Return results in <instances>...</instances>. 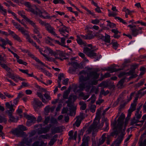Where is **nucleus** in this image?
<instances>
[{
	"label": "nucleus",
	"instance_id": "37",
	"mask_svg": "<svg viewBox=\"0 0 146 146\" xmlns=\"http://www.w3.org/2000/svg\"><path fill=\"white\" fill-rule=\"evenodd\" d=\"M146 135V133H144L142 135H141V138L140 139V141L141 139V142L140 143L139 146H146V145L144 144V143L142 142L143 138H144L145 137Z\"/></svg>",
	"mask_w": 146,
	"mask_h": 146
},
{
	"label": "nucleus",
	"instance_id": "15",
	"mask_svg": "<svg viewBox=\"0 0 146 146\" xmlns=\"http://www.w3.org/2000/svg\"><path fill=\"white\" fill-rule=\"evenodd\" d=\"M46 30L49 32L54 35H56V34L54 32V29L49 24L45 27Z\"/></svg>",
	"mask_w": 146,
	"mask_h": 146
},
{
	"label": "nucleus",
	"instance_id": "23",
	"mask_svg": "<svg viewBox=\"0 0 146 146\" xmlns=\"http://www.w3.org/2000/svg\"><path fill=\"white\" fill-rule=\"evenodd\" d=\"M106 135V134H103L101 138L99 139L98 143V145L99 146L102 145L104 142L106 138V137H105Z\"/></svg>",
	"mask_w": 146,
	"mask_h": 146
},
{
	"label": "nucleus",
	"instance_id": "25",
	"mask_svg": "<svg viewBox=\"0 0 146 146\" xmlns=\"http://www.w3.org/2000/svg\"><path fill=\"white\" fill-rule=\"evenodd\" d=\"M81 36L83 38L85 39H91L94 38V36L91 34H88L86 35H81Z\"/></svg>",
	"mask_w": 146,
	"mask_h": 146
},
{
	"label": "nucleus",
	"instance_id": "14",
	"mask_svg": "<svg viewBox=\"0 0 146 146\" xmlns=\"http://www.w3.org/2000/svg\"><path fill=\"white\" fill-rule=\"evenodd\" d=\"M50 127L51 126H49L39 128L37 130V133L38 134L46 133L49 131Z\"/></svg>",
	"mask_w": 146,
	"mask_h": 146
},
{
	"label": "nucleus",
	"instance_id": "13",
	"mask_svg": "<svg viewBox=\"0 0 146 146\" xmlns=\"http://www.w3.org/2000/svg\"><path fill=\"white\" fill-rule=\"evenodd\" d=\"M44 51L45 53L49 52V54H50L51 55H53L55 57L56 59H60V58L58 56H57V52H54L52 49L49 48L48 47H46L45 49L44 50Z\"/></svg>",
	"mask_w": 146,
	"mask_h": 146
},
{
	"label": "nucleus",
	"instance_id": "34",
	"mask_svg": "<svg viewBox=\"0 0 146 146\" xmlns=\"http://www.w3.org/2000/svg\"><path fill=\"white\" fill-rule=\"evenodd\" d=\"M39 69L42 72L44 73L46 75L48 76H51V74L48 71L45 70L42 68H40Z\"/></svg>",
	"mask_w": 146,
	"mask_h": 146
},
{
	"label": "nucleus",
	"instance_id": "42",
	"mask_svg": "<svg viewBox=\"0 0 146 146\" xmlns=\"http://www.w3.org/2000/svg\"><path fill=\"white\" fill-rule=\"evenodd\" d=\"M78 55L80 56L81 57L83 58V59L85 60V61L88 62V59L86 58L85 57V55L82 52H79L78 54Z\"/></svg>",
	"mask_w": 146,
	"mask_h": 146
},
{
	"label": "nucleus",
	"instance_id": "60",
	"mask_svg": "<svg viewBox=\"0 0 146 146\" xmlns=\"http://www.w3.org/2000/svg\"><path fill=\"white\" fill-rule=\"evenodd\" d=\"M96 106L95 105H92L90 108V111L92 113H94L96 110Z\"/></svg>",
	"mask_w": 146,
	"mask_h": 146
},
{
	"label": "nucleus",
	"instance_id": "49",
	"mask_svg": "<svg viewBox=\"0 0 146 146\" xmlns=\"http://www.w3.org/2000/svg\"><path fill=\"white\" fill-rule=\"evenodd\" d=\"M18 128L19 130H20L23 131H26L27 130V127L25 126L22 125H19L18 127Z\"/></svg>",
	"mask_w": 146,
	"mask_h": 146
},
{
	"label": "nucleus",
	"instance_id": "53",
	"mask_svg": "<svg viewBox=\"0 0 146 146\" xmlns=\"http://www.w3.org/2000/svg\"><path fill=\"white\" fill-rule=\"evenodd\" d=\"M17 61L19 64H23L25 66L27 65V63L26 62H24L21 59H18L17 60Z\"/></svg>",
	"mask_w": 146,
	"mask_h": 146
},
{
	"label": "nucleus",
	"instance_id": "45",
	"mask_svg": "<svg viewBox=\"0 0 146 146\" xmlns=\"http://www.w3.org/2000/svg\"><path fill=\"white\" fill-rule=\"evenodd\" d=\"M144 83V80H141L140 82H139L135 85V86L137 88L139 87L142 86Z\"/></svg>",
	"mask_w": 146,
	"mask_h": 146
},
{
	"label": "nucleus",
	"instance_id": "10",
	"mask_svg": "<svg viewBox=\"0 0 146 146\" xmlns=\"http://www.w3.org/2000/svg\"><path fill=\"white\" fill-rule=\"evenodd\" d=\"M11 132L14 135H15L17 137H25L27 136L26 133L20 130L19 128H17L15 129H12L11 131Z\"/></svg>",
	"mask_w": 146,
	"mask_h": 146
},
{
	"label": "nucleus",
	"instance_id": "28",
	"mask_svg": "<svg viewBox=\"0 0 146 146\" xmlns=\"http://www.w3.org/2000/svg\"><path fill=\"white\" fill-rule=\"evenodd\" d=\"M44 143L42 141L40 142L39 141H37L35 142L32 144V146H45Z\"/></svg>",
	"mask_w": 146,
	"mask_h": 146
},
{
	"label": "nucleus",
	"instance_id": "11",
	"mask_svg": "<svg viewBox=\"0 0 146 146\" xmlns=\"http://www.w3.org/2000/svg\"><path fill=\"white\" fill-rule=\"evenodd\" d=\"M127 121H126L125 122V127L123 129V131H121V135L117 138L116 140L115 141L116 143H118L120 144L122 141L123 139V136L125 134V131L127 125Z\"/></svg>",
	"mask_w": 146,
	"mask_h": 146
},
{
	"label": "nucleus",
	"instance_id": "43",
	"mask_svg": "<svg viewBox=\"0 0 146 146\" xmlns=\"http://www.w3.org/2000/svg\"><path fill=\"white\" fill-rule=\"evenodd\" d=\"M3 56L2 55L0 54V62L1 63L3 62L6 63V61L4 57V56H5V55L4 54H3Z\"/></svg>",
	"mask_w": 146,
	"mask_h": 146
},
{
	"label": "nucleus",
	"instance_id": "57",
	"mask_svg": "<svg viewBox=\"0 0 146 146\" xmlns=\"http://www.w3.org/2000/svg\"><path fill=\"white\" fill-rule=\"evenodd\" d=\"M50 120V117H45V119L43 122L44 124L43 125H45L47 124L49 122Z\"/></svg>",
	"mask_w": 146,
	"mask_h": 146
},
{
	"label": "nucleus",
	"instance_id": "40",
	"mask_svg": "<svg viewBox=\"0 0 146 146\" xmlns=\"http://www.w3.org/2000/svg\"><path fill=\"white\" fill-rule=\"evenodd\" d=\"M38 21L40 25H41L42 26H45V27L48 24V23H47L42 21L41 19H39L38 20Z\"/></svg>",
	"mask_w": 146,
	"mask_h": 146
},
{
	"label": "nucleus",
	"instance_id": "36",
	"mask_svg": "<svg viewBox=\"0 0 146 146\" xmlns=\"http://www.w3.org/2000/svg\"><path fill=\"white\" fill-rule=\"evenodd\" d=\"M8 39L6 38L5 40L1 38H0V41L2 42V44L0 45H6L7 44Z\"/></svg>",
	"mask_w": 146,
	"mask_h": 146
},
{
	"label": "nucleus",
	"instance_id": "32",
	"mask_svg": "<svg viewBox=\"0 0 146 146\" xmlns=\"http://www.w3.org/2000/svg\"><path fill=\"white\" fill-rule=\"evenodd\" d=\"M12 23L13 25L15 26L16 28L20 31L21 30V29L23 28L22 27H21L20 25L19 24L15 22L13 20H12Z\"/></svg>",
	"mask_w": 146,
	"mask_h": 146
},
{
	"label": "nucleus",
	"instance_id": "5",
	"mask_svg": "<svg viewBox=\"0 0 146 146\" xmlns=\"http://www.w3.org/2000/svg\"><path fill=\"white\" fill-rule=\"evenodd\" d=\"M95 50H91L86 47L84 48L83 52L89 57L92 58H96V60H98L102 56L100 55H97V53L95 52Z\"/></svg>",
	"mask_w": 146,
	"mask_h": 146
},
{
	"label": "nucleus",
	"instance_id": "39",
	"mask_svg": "<svg viewBox=\"0 0 146 146\" xmlns=\"http://www.w3.org/2000/svg\"><path fill=\"white\" fill-rule=\"evenodd\" d=\"M65 37H63L61 38V42L60 45L62 46L65 47H68V46L64 44L65 43Z\"/></svg>",
	"mask_w": 146,
	"mask_h": 146
},
{
	"label": "nucleus",
	"instance_id": "38",
	"mask_svg": "<svg viewBox=\"0 0 146 146\" xmlns=\"http://www.w3.org/2000/svg\"><path fill=\"white\" fill-rule=\"evenodd\" d=\"M136 105V103L133 102L131 104V107L129 110H130L132 111H133L135 110Z\"/></svg>",
	"mask_w": 146,
	"mask_h": 146
},
{
	"label": "nucleus",
	"instance_id": "16",
	"mask_svg": "<svg viewBox=\"0 0 146 146\" xmlns=\"http://www.w3.org/2000/svg\"><path fill=\"white\" fill-rule=\"evenodd\" d=\"M74 132L73 131L71 130L69 131L68 132V135L70 136L68 138V139H73L76 140L77 137V131H75L74 133V134L73 136Z\"/></svg>",
	"mask_w": 146,
	"mask_h": 146
},
{
	"label": "nucleus",
	"instance_id": "29",
	"mask_svg": "<svg viewBox=\"0 0 146 146\" xmlns=\"http://www.w3.org/2000/svg\"><path fill=\"white\" fill-rule=\"evenodd\" d=\"M70 89L71 87L69 86L68 90L64 92L63 95V98H64L66 99L68 98V95L70 92Z\"/></svg>",
	"mask_w": 146,
	"mask_h": 146
},
{
	"label": "nucleus",
	"instance_id": "27",
	"mask_svg": "<svg viewBox=\"0 0 146 146\" xmlns=\"http://www.w3.org/2000/svg\"><path fill=\"white\" fill-rule=\"evenodd\" d=\"M36 95L42 100L43 103L45 104H47V103L48 101L46 100L43 98V96L41 92H38L36 93Z\"/></svg>",
	"mask_w": 146,
	"mask_h": 146
},
{
	"label": "nucleus",
	"instance_id": "35",
	"mask_svg": "<svg viewBox=\"0 0 146 146\" xmlns=\"http://www.w3.org/2000/svg\"><path fill=\"white\" fill-rule=\"evenodd\" d=\"M80 104L81 106L80 108L82 110H85L86 107V104L83 101H81L79 103Z\"/></svg>",
	"mask_w": 146,
	"mask_h": 146
},
{
	"label": "nucleus",
	"instance_id": "64",
	"mask_svg": "<svg viewBox=\"0 0 146 146\" xmlns=\"http://www.w3.org/2000/svg\"><path fill=\"white\" fill-rule=\"evenodd\" d=\"M76 40L77 43L80 45L84 43L82 40L79 37L77 38Z\"/></svg>",
	"mask_w": 146,
	"mask_h": 146
},
{
	"label": "nucleus",
	"instance_id": "3",
	"mask_svg": "<svg viewBox=\"0 0 146 146\" xmlns=\"http://www.w3.org/2000/svg\"><path fill=\"white\" fill-rule=\"evenodd\" d=\"M77 96L75 95H70L68 100L66 102L67 104V106L70 108V115L71 116H73L75 115V111L76 107L74 106L73 102L77 99Z\"/></svg>",
	"mask_w": 146,
	"mask_h": 146
},
{
	"label": "nucleus",
	"instance_id": "19",
	"mask_svg": "<svg viewBox=\"0 0 146 146\" xmlns=\"http://www.w3.org/2000/svg\"><path fill=\"white\" fill-rule=\"evenodd\" d=\"M89 140V137L88 136H84L82 139V142L80 146H86L88 145V141Z\"/></svg>",
	"mask_w": 146,
	"mask_h": 146
},
{
	"label": "nucleus",
	"instance_id": "50",
	"mask_svg": "<svg viewBox=\"0 0 146 146\" xmlns=\"http://www.w3.org/2000/svg\"><path fill=\"white\" fill-rule=\"evenodd\" d=\"M12 37L14 39L17 40L18 41L20 42L21 41V40L20 37L15 34H14V35H13Z\"/></svg>",
	"mask_w": 146,
	"mask_h": 146
},
{
	"label": "nucleus",
	"instance_id": "17",
	"mask_svg": "<svg viewBox=\"0 0 146 146\" xmlns=\"http://www.w3.org/2000/svg\"><path fill=\"white\" fill-rule=\"evenodd\" d=\"M76 120L74 124H73L74 127L76 126L78 127L80 125L82 120V117L80 116H78L76 117Z\"/></svg>",
	"mask_w": 146,
	"mask_h": 146
},
{
	"label": "nucleus",
	"instance_id": "47",
	"mask_svg": "<svg viewBox=\"0 0 146 146\" xmlns=\"http://www.w3.org/2000/svg\"><path fill=\"white\" fill-rule=\"evenodd\" d=\"M108 86V84L107 82L103 81L98 85V87H101L104 86V87H106Z\"/></svg>",
	"mask_w": 146,
	"mask_h": 146
},
{
	"label": "nucleus",
	"instance_id": "21",
	"mask_svg": "<svg viewBox=\"0 0 146 146\" xmlns=\"http://www.w3.org/2000/svg\"><path fill=\"white\" fill-rule=\"evenodd\" d=\"M139 120L136 118L135 117L133 118L131 121L130 125L133 126H139V125L137 124L139 122Z\"/></svg>",
	"mask_w": 146,
	"mask_h": 146
},
{
	"label": "nucleus",
	"instance_id": "52",
	"mask_svg": "<svg viewBox=\"0 0 146 146\" xmlns=\"http://www.w3.org/2000/svg\"><path fill=\"white\" fill-rule=\"evenodd\" d=\"M101 19L99 20L97 19L92 20L91 23L97 25L100 22V20H101Z\"/></svg>",
	"mask_w": 146,
	"mask_h": 146
},
{
	"label": "nucleus",
	"instance_id": "1",
	"mask_svg": "<svg viewBox=\"0 0 146 146\" xmlns=\"http://www.w3.org/2000/svg\"><path fill=\"white\" fill-rule=\"evenodd\" d=\"M79 74L81 75L79 80V88L80 91H83L86 88V91H88L91 85H96L97 84V80L92 81L90 80L91 79H96L98 78L99 74L96 72H91L87 74L86 77V73L84 70L80 72Z\"/></svg>",
	"mask_w": 146,
	"mask_h": 146
},
{
	"label": "nucleus",
	"instance_id": "26",
	"mask_svg": "<svg viewBox=\"0 0 146 146\" xmlns=\"http://www.w3.org/2000/svg\"><path fill=\"white\" fill-rule=\"evenodd\" d=\"M6 107L7 109H9V111L11 112H13L14 111V109L13 108L14 107V105H12L11 104H10L9 102H7L5 103Z\"/></svg>",
	"mask_w": 146,
	"mask_h": 146
},
{
	"label": "nucleus",
	"instance_id": "41",
	"mask_svg": "<svg viewBox=\"0 0 146 146\" xmlns=\"http://www.w3.org/2000/svg\"><path fill=\"white\" fill-rule=\"evenodd\" d=\"M40 29L36 25L33 27V31L36 34H38L39 33Z\"/></svg>",
	"mask_w": 146,
	"mask_h": 146
},
{
	"label": "nucleus",
	"instance_id": "6",
	"mask_svg": "<svg viewBox=\"0 0 146 146\" xmlns=\"http://www.w3.org/2000/svg\"><path fill=\"white\" fill-rule=\"evenodd\" d=\"M127 27L130 28L131 35L133 36H136L139 34H142L143 33L142 31L143 28L139 27L138 25H129Z\"/></svg>",
	"mask_w": 146,
	"mask_h": 146
},
{
	"label": "nucleus",
	"instance_id": "61",
	"mask_svg": "<svg viewBox=\"0 0 146 146\" xmlns=\"http://www.w3.org/2000/svg\"><path fill=\"white\" fill-rule=\"evenodd\" d=\"M122 11L125 13L130 15L131 12L128 9H127L125 7L123 8Z\"/></svg>",
	"mask_w": 146,
	"mask_h": 146
},
{
	"label": "nucleus",
	"instance_id": "51",
	"mask_svg": "<svg viewBox=\"0 0 146 146\" xmlns=\"http://www.w3.org/2000/svg\"><path fill=\"white\" fill-rule=\"evenodd\" d=\"M124 81V79H122L119 81L118 84L119 87L121 88L123 86Z\"/></svg>",
	"mask_w": 146,
	"mask_h": 146
},
{
	"label": "nucleus",
	"instance_id": "33",
	"mask_svg": "<svg viewBox=\"0 0 146 146\" xmlns=\"http://www.w3.org/2000/svg\"><path fill=\"white\" fill-rule=\"evenodd\" d=\"M104 37L105 38L103 40L106 43H110L111 42L110 36L106 34Z\"/></svg>",
	"mask_w": 146,
	"mask_h": 146
},
{
	"label": "nucleus",
	"instance_id": "44",
	"mask_svg": "<svg viewBox=\"0 0 146 146\" xmlns=\"http://www.w3.org/2000/svg\"><path fill=\"white\" fill-rule=\"evenodd\" d=\"M28 22L33 27L36 26L35 23L32 21L27 18L25 20Z\"/></svg>",
	"mask_w": 146,
	"mask_h": 146
},
{
	"label": "nucleus",
	"instance_id": "24",
	"mask_svg": "<svg viewBox=\"0 0 146 146\" xmlns=\"http://www.w3.org/2000/svg\"><path fill=\"white\" fill-rule=\"evenodd\" d=\"M24 115L25 116L28 120V121H32V122L34 123V121H35L36 120V118L33 116L25 114H24Z\"/></svg>",
	"mask_w": 146,
	"mask_h": 146
},
{
	"label": "nucleus",
	"instance_id": "59",
	"mask_svg": "<svg viewBox=\"0 0 146 146\" xmlns=\"http://www.w3.org/2000/svg\"><path fill=\"white\" fill-rule=\"evenodd\" d=\"M141 111H140V113H139V112H136V113L135 114V116L136 117V118L138 119L140 118L141 117L142 115L141 114Z\"/></svg>",
	"mask_w": 146,
	"mask_h": 146
},
{
	"label": "nucleus",
	"instance_id": "7",
	"mask_svg": "<svg viewBox=\"0 0 146 146\" xmlns=\"http://www.w3.org/2000/svg\"><path fill=\"white\" fill-rule=\"evenodd\" d=\"M101 109H99L97 110L96 113V117L93 123L90 125L88 128V131L90 132L92 130H94L97 127V124L100 121V113Z\"/></svg>",
	"mask_w": 146,
	"mask_h": 146
},
{
	"label": "nucleus",
	"instance_id": "58",
	"mask_svg": "<svg viewBox=\"0 0 146 146\" xmlns=\"http://www.w3.org/2000/svg\"><path fill=\"white\" fill-rule=\"evenodd\" d=\"M7 121V119L5 118L0 115V123L4 122L6 123Z\"/></svg>",
	"mask_w": 146,
	"mask_h": 146
},
{
	"label": "nucleus",
	"instance_id": "30",
	"mask_svg": "<svg viewBox=\"0 0 146 146\" xmlns=\"http://www.w3.org/2000/svg\"><path fill=\"white\" fill-rule=\"evenodd\" d=\"M34 101L35 103L36 106L37 107H40L42 106H43V105L41 102L39 101L38 99L34 98Z\"/></svg>",
	"mask_w": 146,
	"mask_h": 146
},
{
	"label": "nucleus",
	"instance_id": "20",
	"mask_svg": "<svg viewBox=\"0 0 146 146\" xmlns=\"http://www.w3.org/2000/svg\"><path fill=\"white\" fill-rule=\"evenodd\" d=\"M31 142V140L29 139L28 138L24 137L21 142V145H23L24 144H25L27 145H30Z\"/></svg>",
	"mask_w": 146,
	"mask_h": 146
},
{
	"label": "nucleus",
	"instance_id": "31",
	"mask_svg": "<svg viewBox=\"0 0 146 146\" xmlns=\"http://www.w3.org/2000/svg\"><path fill=\"white\" fill-rule=\"evenodd\" d=\"M105 121H102V123H101V124L100 125H99V122L98 123V124H97V127L94 130H92L90 132L89 131L88 129V133H90L92 131H93V132L95 131L96 130V128L97 127H98V128H99V129L101 128L104 125V122H105Z\"/></svg>",
	"mask_w": 146,
	"mask_h": 146
},
{
	"label": "nucleus",
	"instance_id": "12",
	"mask_svg": "<svg viewBox=\"0 0 146 146\" xmlns=\"http://www.w3.org/2000/svg\"><path fill=\"white\" fill-rule=\"evenodd\" d=\"M44 51L45 53L49 52V54H50L51 55H53L55 57L56 59H60V58L58 56H57V52H54L52 49L49 48L48 47H46L45 49L44 50Z\"/></svg>",
	"mask_w": 146,
	"mask_h": 146
},
{
	"label": "nucleus",
	"instance_id": "22",
	"mask_svg": "<svg viewBox=\"0 0 146 146\" xmlns=\"http://www.w3.org/2000/svg\"><path fill=\"white\" fill-rule=\"evenodd\" d=\"M37 49H39V51L40 52L41 54H42L46 59L49 61H54V58H52V57H49L47 56V55L45 54H44L42 53V51H43L42 50V49L39 48V47L38 46V48H37Z\"/></svg>",
	"mask_w": 146,
	"mask_h": 146
},
{
	"label": "nucleus",
	"instance_id": "18",
	"mask_svg": "<svg viewBox=\"0 0 146 146\" xmlns=\"http://www.w3.org/2000/svg\"><path fill=\"white\" fill-rule=\"evenodd\" d=\"M45 42L51 46H54L53 42H54L55 40L52 39L49 36H47L45 38Z\"/></svg>",
	"mask_w": 146,
	"mask_h": 146
},
{
	"label": "nucleus",
	"instance_id": "62",
	"mask_svg": "<svg viewBox=\"0 0 146 146\" xmlns=\"http://www.w3.org/2000/svg\"><path fill=\"white\" fill-rule=\"evenodd\" d=\"M40 137L43 139H48L50 138V135L48 134L42 135L40 136Z\"/></svg>",
	"mask_w": 146,
	"mask_h": 146
},
{
	"label": "nucleus",
	"instance_id": "63",
	"mask_svg": "<svg viewBox=\"0 0 146 146\" xmlns=\"http://www.w3.org/2000/svg\"><path fill=\"white\" fill-rule=\"evenodd\" d=\"M3 94L5 96L9 98H13L14 97L13 95H11L7 92H3Z\"/></svg>",
	"mask_w": 146,
	"mask_h": 146
},
{
	"label": "nucleus",
	"instance_id": "55",
	"mask_svg": "<svg viewBox=\"0 0 146 146\" xmlns=\"http://www.w3.org/2000/svg\"><path fill=\"white\" fill-rule=\"evenodd\" d=\"M111 43L112 44L113 46L114 47V48L115 49H116L118 46V44L117 42L116 41L113 42V40H112Z\"/></svg>",
	"mask_w": 146,
	"mask_h": 146
},
{
	"label": "nucleus",
	"instance_id": "48",
	"mask_svg": "<svg viewBox=\"0 0 146 146\" xmlns=\"http://www.w3.org/2000/svg\"><path fill=\"white\" fill-rule=\"evenodd\" d=\"M110 76V74L109 73H105L104 75L99 80L101 81L104 78H107Z\"/></svg>",
	"mask_w": 146,
	"mask_h": 146
},
{
	"label": "nucleus",
	"instance_id": "8",
	"mask_svg": "<svg viewBox=\"0 0 146 146\" xmlns=\"http://www.w3.org/2000/svg\"><path fill=\"white\" fill-rule=\"evenodd\" d=\"M22 33L26 36V38L28 42L31 43L33 46H35L36 48H38V46H37L36 43L33 41L30 37L29 35L28 32L26 30H25L23 28L20 31Z\"/></svg>",
	"mask_w": 146,
	"mask_h": 146
},
{
	"label": "nucleus",
	"instance_id": "9",
	"mask_svg": "<svg viewBox=\"0 0 146 146\" xmlns=\"http://www.w3.org/2000/svg\"><path fill=\"white\" fill-rule=\"evenodd\" d=\"M61 23L62 25L59 29V31L61 35L64 36L66 38H67L69 36L68 34L69 33V28L68 27L63 25L62 23Z\"/></svg>",
	"mask_w": 146,
	"mask_h": 146
},
{
	"label": "nucleus",
	"instance_id": "2",
	"mask_svg": "<svg viewBox=\"0 0 146 146\" xmlns=\"http://www.w3.org/2000/svg\"><path fill=\"white\" fill-rule=\"evenodd\" d=\"M125 118L124 114L122 113L118 119V123L117 126H115L114 127L113 132L111 133L110 135L111 136H113L115 134L117 135L120 133H121V131H123V129H122L124 124L123 120Z\"/></svg>",
	"mask_w": 146,
	"mask_h": 146
},
{
	"label": "nucleus",
	"instance_id": "54",
	"mask_svg": "<svg viewBox=\"0 0 146 146\" xmlns=\"http://www.w3.org/2000/svg\"><path fill=\"white\" fill-rule=\"evenodd\" d=\"M79 65L76 62V60L72 62V66L75 68L78 67Z\"/></svg>",
	"mask_w": 146,
	"mask_h": 146
},
{
	"label": "nucleus",
	"instance_id": "46",
	"mask_svg": "<svg viewBox=\"0 0 146 146\" xmlns=\"http://www.w3.org/2000/svg\"><path fill=\"white\" fill-rule=\"evenodd\" d=\"M18 14L19 15L21 16L25 20L27 18V17L24 15V12L23 11H18Z\"/></svg>",
	"mask_w": 146,
	"mask_h": 146
},
{
	"label": "nucleus",
	"instance_id": "4",
	"mask_svg": "<svg viewBox=\"0 0 146 146\" xmlns=\"http://www.w3.org/2000/svg\"><path fill=\"white\" fill-rule=\"evenodd\" d=\"M37 11H35L34 9H31L29 10L32 13L44 19H47L50 18V15L45 10L41 9L40 10L36 9Z\"/></svg>",
	"mask_w": 146,
	"mask_h": 146
},
{
	"label": "nucleus",
	"instance_id": "56",
	"mask_svg": "<svg viewBox=\"0 0 146 146\" xmlns=\"http://www.w3.org/2000/svg\"><path fill=\"white\" fill-rule=\"evenodd\" d=\"M56 139L54 138L52 139L49 143V145L50 146L52 145L56 141Z\"/></svg>",
	"mask_w": 146,
	"mask_h": 146
}]
</instances>
